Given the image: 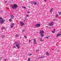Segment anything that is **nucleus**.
Segmentation results:
<instances>
[{
	"mask_svg": "<svg viewBox=\"0 0 61 61\" xmlns=\"http://www.w3.org/2000/svg\"><path fill=\"white\" fill-rule=\"evenodd\" d=\"M11 6L13 9H15L18 7V5L16 4H14L13 5H11Z\"/></svg>",
	"mask_w": 61,
	"mask_h": 61,
	"instance_id": "1",
	"label": "nucleus"
},
{
	"mask_svg": "<svg viewBox=\"0 0 61 61\" xmlns=\"http://www.w3.org/2000/svg\"><path fill=\"white\" fill-rule=\"evenodd\" d=\"M5 20H4L2 17H0V23L1 24H3L4 23H5Z\"/></svg>",
	"mask_w": 61,
	"mask_h": 61,
	"instance_id": "2",
	"label": "nucleus"
},
{
	"mask_svg": "<svg viewBox=\"0 0 61 61\" xmlns=\"http://www.w3.org/2000/svg\"><path fill=\"white\" fill-rule=\"evenodd\" d=\"M14 44H15L16 46L17 47L18 49L20 47V46L19 44H18V43L15 42L14 43Z\"/></svg>",
	"mask_w": 61,
	"mask_h": 61,
	"instance_id": "3",
	"label": "nucleus"
},
{
	"mask_svg": "<svg viewBox=\"0 0 61 61\" xmlns=\"http://www.w3.org/2000/svg\"><path fill=\"white\" fill-rule=\"evenodd\" d=\"M54 23L53 22H51L49 24L50 26H53L54 25Z\"/></svg>",
	"mask_w": 61,
	"mask_h": 61,
	"instance_id": "4",
	"label": "nucleus"
},
{
	"mask_svg": "<svg viewBox=\"0 0 61 61\" xmlns=\"http://www.w3.org/2000/svg\"><path fill=\"white\" fill-rule=\"evenodd\" d=\"M20 24L21 26H24V23L22 22H20Z\"/></svg>",
	"mask_w": 61,
	"mask_h": 61,
	"instance_id": "5",
	"label": "nucleus"
},
{
	"mask_svg": "<svg viewBox=\"0 0 61 61\" xmlns=\"http://www.w3.org/2000/svg\"><path fill=\"white\" fill-rule=\"evenodd\" d=\"M40 26H41V24H37L35 25L36 27H40Z\"/></svg>",
	"mask_w": 61,
	"mask_h": 61,
	"instance_id": "6",
	"label": "nucleus"
},
{
	"mask_svg": "<svg viewBox=\"0 0 61 61\" xmlns=\"http://www.w3.org/2000/svg\"><path fill=\"white\" fill-rule=\"evenodd\" d=\"M40 34H43V33H44V31H43V30H40Z\"/></svg>",
	"mask_w": 61,
	"mask_h": 61,
	"instance_id": "7",
	"label": "nucleus"
},
{
	"mask_svg": "<svg viewBox=\"0 0 61 61\" xmlns=\"http://www.w3.org/2000/svg\"><path fill=\"white\" fill-rule=\"evenodd\" d=\"M60 33H61V32H60L58 33V34L57 35V37H58V36H61V34H60Z\"/></svg>",
	"mask_w": 61,
	"mask_h": 61,
	"instance_id": "8",
	"label": "nucleus"
},
{
	"mask_svg": "<svg viewBox=\"0 0 61 61\" xmlns=\"http://www.w3.org/2000/svg\"><path fill=\"white\" fill-rule=\"evenodd\" d=\"M14 25H15V24L14 23H12V24L11 25V28H13L14 27Z\"/></svg>",
	"mask_w": 61,
	"mask_h": 61,
	"instance_id": "9",
	"label": "nucleus"
},
{
	"mask_svg": "<svg viewBox=\"0 0 61 61\" xmlns=\"http://www.w3.org/2000/svg\"><path fill=\"white\" fill-rule=\"evenodd\" d=\"M33 40L34 41V44H36L37 43L36 41V40H35V39H33Z\"/></svg>",
	"mask_w": 61,
	"mask_h": 61,
	"instance_id": "10",
	"label": "nucleus"
},
{
	"mask_svg": "<svg viewBox=\"0 0 61 61\" xmlns=\"http://www.w3.org/2000/svg\"><path fill=\"white\" fill-rule=\"evenodd\" d=\"M40 34L41 36V37H43V36H45V35H44V34L43 33H41Z\"/></svg>",
	"mask_w": 61,
	"mask_h": 61,
	"instance_id": "11",
	"label": "nucleus"
},
{
	"mask_svg": "<svg viewBox=\"0 0 61 61\" xmlns=\"http://www.w3.org/2000/svg\"><path fill=\"white\" fill-rule=\"evenodd\" d=\"M10 16H11V19H14V16L12 15H10Z\"/></svg>",
	"mask_w": 61,
	"mask_h": 61,
	"instance_id": "12",
	"label": "nucleus"
},
{
	"mask_svg": "<svg viewBox=\"0 0 61 61\" xmlns=\"http://www.w3.org/2000/svg\"><path fill=\"white\" fill-rule=\"evenodd\" d=\"M34 3H33V5H37V3L36 2H34Z\"/></svg>",
	"mask_w": 61,
	"mask_h": 61,
	"instance_id": "13",
	"label": "nucleus"
},
{
	"mask_svg": "<svg viewBox=\"0 0 61 61\" xmlns=\"http://www.w3.org/2000/svg\"><path fill=\"white\" fill-rule=\"evenodd\" d=\"M39 39H40V41H41V42H43V41H44V40H43L41 38H39Z\"/></svg>",
	"mask_w": 61,
	"mask_h": 61,
	"instance_id": "14",
	"label": "nucleus"
},
{
	"mask_svg": "<svg viewBox=\"0 0 61 61\" xmlns=\"http://www.w3.org/2000/svg\"><path fill=\"white\" fill-rule=\"evenodd\" d=\"M45 57V56H41V57H40V58L42 59L43 58H44Z\"/></svg>",
	"mask_w": 61,
	"mask_h": 61,
	"instance_id": "15",
	"label": "nucleus"
},
{
	"mask_svg": "<svg viewBox=\"0 0 61 61\" xmlns=\"http://www.w3.org/2000/svg\"><path fill=\"white\" fill-rule=\"evenodd\" d=\"M31 60V58H28V60L27 61H30Z\"/></svg>",
	"mask_w": 61,
	"mask_h": 61,
	"instance_id": "16",
	"label": "nucleus"
},
{
	"mask_svg": "<svg viewBox=\"0 0 61 61\" xmlns=\"http://www.w3.org/2000/svg\"><path fill=\"white\" fill-rule=\"evenodd\" d=\"M15 36L17 37H19V35H18L17 34L15 35Z\"/></svg>",
	"mask_w": 61,
	"mask_h": 61,
	"instance_id": "17",
	"label": "nucleus"
},
{
	"mask_svg": "<svg viewBox=\"0 0 61 61\" xmlns=\"http://www.w3.org/2000/svg\"><path fill=\"white\" fill-rule=\"evenodd\" d=\"M49 53H48V52H47L46 53V54L47 56H48V55H49Z\"/></svg>",
	"mask_w": 61,
	"mask_h": 61,
	"instance_id": "18",
	"label": "nucleus"
},
{
	"mask_svg": "<svg viewBox=\"0 0 61 61\" xmlns=\"http://www.w3.org/2000/svg\"><path fill=\"white\" fill-rule=\"evenodd\" d=\"M53 8H52L51 9V10L50 12L51 13H52V10H53Z\"/></svg>",
	"mask_w": 61,
	"mask_h": 61,
	"instance_id": "19",
	"label": "nucleus"
},
{
	"mask_svg": "<svg viewBox=\"0 0 61 61\" xmlns=\"http://www.w3.org/2000/svg\"><path fill=\"white\" fill-rule=\"evenodd\" d=\"M58 13L59 15H61V12H58Z\"/></svg>",
	"mask_w": 61,
	"mask_h": 61,
	"instance_id": "20",
	"label": "nucleus"
},
{
	"mask_svg": "<svg viewBox=\"0 0 61 61\" xmlns=\"http://www.w3.org/2000/svg\"><path fill=\"white\" fill-rule=\"evenodd\" d=\"M28 55L29 56H32V54H29Z\"/></svg>",
	"mask_w": 61,
	"mask_h": 61,
	"instance_id": "21",
	"label": "nucleus"
},
{
	"mask_svg": "<svg viewBox=\"0 0 61 61\" xmlns=\"http://www.w3.org/2000/svg\"><path fill=\"white\" fill-rule=\"evenodd\" d=\"M2 38H4L5 36H1Z\"/></svg>",
	"mask_w": 61,
	"mask_h": 61,
	"instance_id": "22",
	"label": "nucleus"
},
{
	"mask_svg": "<svg viewBox=\"0 0 61 61\" xmlns=\"http://www.w3.org/2000/svg\"><path fill=\"white\" fill-rule=\"evenodd\" d=\"M9 21L10 22H11V21H12V19H10L9 20Z\"/></svg>",
	"mask_w": 61,
	"mask_h": 61,
	"instance_id": "23",
	"label": "nucleus"
},
{
	"mask_svg": "<svg viewBox=\"0 0 61 61\" xmlns=\"http://www.w3.org/2000/svg\"><path fill=\"white\" fill-rule=\"evenodd\" d=\"M30 4H33V3H34V2L33 1H31L30 2Z\"/></svg>",
	"mask_w": 61,
	"mask_h": 61,
	"instance_id": "24",
	"label": "nucleus"
},
{
	"mask_svg": "<svg viewBox=\"0 0 61 61\" xmlns=\"http://www.w3.org/2000/svg\"><path fill=\"white\" fill-rule=\"evenodd\" d=\"M58 14H57V15H56V17H58Z\"/></svg>",
	"mask_w": 61,
	"mask_h": 61,
	"instance_id": "25",
	"label": "nucleus"
},
{
	"mask_svg": "<svg viewBox=\"0 0 61 61\" xmlns=\"http://www.w3.org/2000/svg\"><path fill=\"white\" fill-rule=\"evenodd\" d=\"M39 51V49L37 50H36V51H37V52H38V51Z\"/></svg>",
	"mask_w": 61,
	"mask_h": 61,
	"instance_id": "26",
	"label": "nucleus"
},
{
	"mask_svg": "<svg viewBox=\"0 0 61 61\" xmlns=\"http://www.w3.org/2000/svg\"><path fill=\"white\" fill-rule=\"evenodd\" d=\"M2 28H3V29H5V27H2Z\"/></svg>",
	"mask_w": 61,
	"mask_h": 61,
	"instance_id": "27",
	"label": "nucleus"
},
{
	"mask_svg": "<svg viewBox=\"0 0 61 61\" xmlns=\"http://www.w3.org/2000/svg\"><path fill=\"white\" fill-rule=\"evenodd\" d=\"M52 32L53 33H55V31H52Z\"/></svg>",
	"mask_w": 61,
	"mask_h": 61,
	"instance_id": "28",
	"label": "nucleus"
},
{
	"mask_svg": "<svg viewBox=\"0 0 61 61\" xmlns=\"http://www.w3.org/2000/svg\"><path fill=\"white\" fill-rule=\"evenodd\" d=\"M23 8H25V9H26V7H24Z\"/></svg>",
	"mask_w": 61,
	"mask_h": 61,
	"instance_id": "29",
	"label": "nucleus"
},
{
	"mask_svg": "<svg viewBox=\"0 0 61 61\" xmlns=\"http://www.w3.org/2000/svg\"><path fill=\"white\" fill-rule=\"evenodd\" d=\"M16 48V47H15V46H14L13 47V48Z\"/></svg>",
	"mask_w": 61,
	"mask_h": 61,
	"instance_id": "30",
	"label": "nucleus"
},
{
	"mask_svg": "<svg viewBox=\"0 0 61 61\" xmlns=\"http://www.w3.org/2000/svg\"><path fill=\"white\" fill-rule=\"evenodd\" d=\"M54 31H55V32L56 31V29H54Z\"/></svg>",
	"mask_w": 61,
	"mask_h": 61,
	"instance_id": "31",
	"label": "nucleus"
},
{
	"mask_svg": "<svg viewBox=\"0 0 61 61\" xmlns=\"http://www.w3.org/2000/svg\"><path fill=\"white\" fill-rule=\"evenodd\" d=\"M27 13H28V14H29V13H30V12H27Z\"/></svg>",
	"mask_w": 61,
	"mask_h": 61,
	"instance_id": "32",
	"label": "nucleus"
},
{
	"mask_svg": "<svg viewBox=\"0 0 61 61\" xmlns=\"http://www.w3.org/2000/svg\"><path fill=\"white\" fill-rule=\"evenodd\" d=\"M26 16L27 17H28V16H29L28 15H26Z\"/></svg>",
	"mask_w": 61,
	"mask_h": 61,
	"instance_id": "33",
	"label": "nucleus"
},
{
	"mask_svg": "<svg viewBox=\"0 0 61 61\" xmlns=\"http://www.w3.org/2000/svg\"><path fill=\"white\" fill-rule=\"evenodd\" d=\"M25 38H27V37L26 36H25Z\"/></svg>",
	"mask_w": 61,
	"mask_h": 61,
	"instance_id": "34",
	"label": "nucleus"
},
{
	"mask_svg": "<svg viewBox=\"0 0 61 61\" xmlns=\"http://www.w3.org/2000/svg\"><path fill=\"white\" fill-rule=\"evenodd\" d=\"M3 58V57H2L1 58H0V59H2Z\"/></svg>",
	"mask_w": 61,
	"mask_h": 61,
	"instance_id": "35",
	"label": "nucleus"
},
{
	"mask_svg": "<svg viewBox=\"0 0 61 61\" xmlns=\"http://www.w3.org/2000/svg\"><path fill=\"white\" fill-rule=\"evenodd\" d=\"M46 38H48V37H47Z\"/></svg>",
	"mask_w": 61,
	"mask_h": 61,
	"instance_id": "36",
	"label": "nucleus"
},
{
	"mask_svg": "<svg viewBox=\"0 0 61 61\" xmlns=\"http://www.w3.org/2000/svg\"><path fill=\"white\" fill-rule=\"evenodd\" d=\"M31 40H30L29 41V42H31Z\"/></svg>",
	"mask_w": 61,
	"mask_h": 61,
	"instance_id": "37",
	"label": "nucleus"
},
{
	"mask_svg": "<svg viewBox=\"0 0 61 61\" xmlns=\"http://www.w3.org/2000/svg\"><path fill=\"white\" fill-rule=\"evenodd\" d=\"M6 60H7V59H5V61H6Z\"/></svg>",
	"mask_w": 61,
	"mask_h": 61,
	"instance_id": "38",
	"label": "nucleus"
},
{
	"mask_svg": "<svg viewBox=\"0 0 61 61\" xmlns=\"http://www.w3.org/2000/svg\"><path fill=\"white\" fill-rule=\"evenodd\" d=\"M46 0H44V1L46 2Z\"/></svg>",
	"mask_w": 61,
	"mask_h": 61,
	"instance_id": "39",
	"label": "nucleus"
},
{
	"mask_svg": "<svg viewBox=\"0 0 61 61\" xmlns=\"http://www.w3.org/2000/svg\"><path fill=\"white\" fill-rule=\"evenodd\" d=\"M7 1H5V3H7Z\"/></svg>",
	"mask_w": 61,
	"mask_h": 61,
	"instance_id": "40",
	"label": "nucleus"
},
{
	"mask_svg": "<svg viewBox=\"0 0 61 61\" xmlns=\"http://www.w3.org/2000/svg\"><path fill=\"white\" fill-rule=\"evenodd\" d=\"M21 37H20V39H21Z\"/></svg>",
	"mask_w": 61,
	"mask_h": 61,
	"instance_id": "41",
	"label": "nucleus"
},
{
	"mask_svg": "<svg viewBox=\"0 0 61 61\" xmlns=\"http://www.w3.org/2000/svg\"><path fill=\"white\" fill-rule=\"evenodd\" d=\"M26 0H24V1H25Z\"/></svg>",
	"mask_w": 61,
	"mask_h": 61,
	"instance_id": "42",
	"label": "nucleus"
},
{
	"mask_svg": "<svg viewBox=\"0 0 61 61\" xmlns=\"http://www.w3.org/2000/svg\"><path fill=\"white\" fill-rule=\"evenodd\" d=\"M60 34H61V33H60Z\"/></svg>",
	"mask_w": 61,
	"mask_h": 61,
	"instance_id": "43",
	"label": "nucleus"
},
{
	"mask_svg": "<svg viewBox=\"0 0 61 61\" xmlns=\"http://www.w3.org/2000/svg\"><path fill=\"white\" fill-rule=\"evenodd\" d=\"M60 30L61 31V29H60Z\"/></svg>",
	"mask_w": 61,
	"mask_h": 61,
	"instance_id": "44",
	"label": "nucleus"
}]
</instances>
